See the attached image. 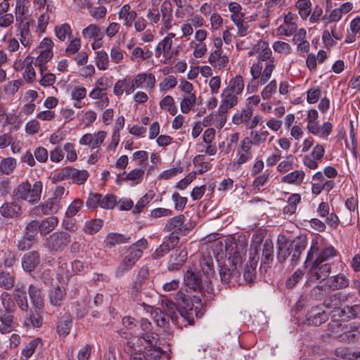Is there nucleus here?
Listing matches in <instances>:
<instances>
[{
    "label": "nucleus",
    "mask_w": 360,
    "mask_h": 360,
    "mask_svg": "<svg viewBox=\"0 0 360 360\" xmlns=\"http://www.w3.org/2000/svg\"><path fill=\"white\" fill-rule=\"evenodd\" d=\"M146 18L152 26H159L158 34L166 36L157 44L155 51L156 57L161 55L166 57L169 54L176 34L168 32L175 25L173 16V6L169 0H165L160 9L149 8L146 12Z\"/></svg>",
    "instance_id": "1"
},
{
    "label": "nucleus",
    "mask_w": 360,
    "mask_h": 360,
    "mask_svg": "<svg viewBox=\"0 0 360 360\" xmlns=\"http://www.w3.org/2000/svg\"><path fill=\"white\" fill-rule=\"evenodd\" d=\"M140 326L143 331L142 337L133 338L127 342L132 350L130 360H159L162 351L156 346L158 335L150 332L151 323L147 319H142Z\"/></svg>",
    "instance_id": "2"
},
{
    "label": "nucleus",
    "mask_w": 360,
    "mask_h": 360,
    "mask_svg": "<svg viewBox=\"0 0 360 360\" xmlns=\"http://www.w3.org/2000/svg\"><path fill=\"white\" fill-rule=\"evenodd\" d=\"M213 259L210 255H202L197 262L187 270L184 275V283L186 286L194 290H201L204 282L207 287L214 278Z\"/></svg>",
    "instance_id": "3"
},
{
    "label": "nucleus",
    "mask_w": 360,
    "mask_h": 360,
    "mask_svg": "<svg viewBox=\"0 0 360 360\" xmlns=\"http://www.w3.org/2000/svg\"><path fill=\"white\" fill-rule=\"evenodd\" d=\"M176 304L167 300L165 307L167 316L171 317L174 324L179 323V319L186 321L188 325L194 322L193 304L189 297L182 292H178L176 295Z\"/></svg>",
    "instance_id": "4"
},
{
    "label": "nucleus",
    "mask_w": 360,
    "mask_h": 360,
    "mask_svg": "<svg viewBox=\"0 0 360 360\" xmlns=\"http://www.w3.org/2000/svg\"><path fill=\"white\" fill-rule=\"evenodd\" d=\"M242 260L241 254L236 251L233 252V256H229L228 263L221 266L219 269V276L223 283L234 285L240 283Z\"/></svg>",
    "instance_id": "5"
},
{
    "label": "nucleus",
    "mask_w": 360,
    "mask_h": 360,
    "mask_svg": "<svg viewBox=\"0 0 360 360\" xmlns=\"http://www.w3.org/2000/svg\"><path fill=\"white\" fill-rule=\"evenodd\" d=\"M323 240L316 238L311 242V248L307 253L306 262L311 261L314 256L316 257L314 262V267L320 266L321 264L336 255V250L332 245L323 247Z\"/></svg>",
    "instance_id": "6"
},
{
    "label": "nucleus",
    "mask_w": 360,
    "mask_h": 360,
    "mask_svg": "<svg viewBox=\"0 0 360 360\" xmlns=\"http://www.w3.org/2000/svg\"><path fill=\"white\" fill-rule=\"evenodd\" d=\"M275 67L274 61L255 62L250 70L252 82L257 80L258 84H265L270 79Z\"/></svg>",
    "instance_id": "7"
},
{
    "label": "nucleus",
    "mask_w": 360,
    "mask_h": 360,
    "mask_svg": "<svg viewBox=\"0 0 360 360\" xmlns=\"http://www.w3.org/2000/svg\"><path fill=\"white\" fill-rule=\"evenodd\" d=\"M41 190V181H36L32 186L27 182H22L14 190V194L18 199L34 203L39 200Z\"/></svg>",
    "instance_id": "8"
},
{
    "label": "nucleus",
    "mask_w": 360,
    "mask_h": 360,
    "mask_svg": "<svg viewBox=\"0 0 360 360\" xmlns=\"http://www.w3.org/2000/svg\"><path fill=\"white\" fill-rule=\"evenodd\" d=\"M34 58L27 55L24 58H17L13 63V69L22 72V77L27 83H32L36 79V72L34 68Z\"/></svg>",
    "instance_id": "9"
},
{
    "label": "nucleus",
    "mask_w": 360,
    "mask_h": 360,
    "mask_svg": "<svg viewBox=\"0 0 360 360\" xmlns=\"http://www.w3.org/2000/svg\"><path fill=\"white\" fill-rule=\"evenodd\" d=\"M206 242L209 243V248L212 250L213 254L219 262L224 257H226L227 253L230 256L232 250L229 252V249L226 245V240L224 237H220L218 233L210 235L205 238Z\"/></svg>",
    "instance_id": "10"
},
{
    "label": "nucleus",
    "mask_w": 360,
    "mask_h": 360,
    "mask_svg": "<svg viewBox=\"0 0 360 360\" xmlns=\"http://www.w3.org/2000/svg\"><path fill=\"white\" fill-rule=\"evenodd\" d=\"M30 22H15L16 36L22 47L30 49L34 42V35L30 29Z\"/></svg>",
    "instance_id": "11"
},
{
    "label": "nucleus",
    "mask_w": 360,
    "mask_h": 360,
    "mask_svg": "<svg viewBox=\"0 0 360 360\" xmlns=\"http://www.w3.org/2000/svg\"><path fill=\"white\" fill-rule=\"evenodd\" d=\"M14 314L15 309H0V333L1 334L12 332L17 326Z\"/></svg>",
    "instance_id": "12"
},
{
    "label": "nucleus",
    "mask_w": 360,
    "mask_h": 360,
    "mask_svg": "<svg viewBox=\"0 0 360 360\" xmlns=\"http://www.w3.org/2000/svg\"><path fill=\"white\" fill-rule=\"evenodd\" d=\"M107 133L105 131H99L98 132L84 134L79 141L82 146H89L91 149L98 148L103 143L106 138Z\"/></svg>",
    "instance_id": "13"
},
{
    "label": "nucleus",
    "mask_w": 360,
    "mask_h": 360,
    "mask_svg": "<svg viewBox=\"0 0 360 360\" xmlns=\"http://www.w3.org/2000/svg\"><path fill=\"white\" fill-rule=\"evenodd\" d=\"M221 101L218 108L219 115H225L229 110L236 106L238 103V96L224 89L220 95Z\"/></svg>",
    "instance_id": "14"
},
{
    "label": "nucleus",
    "mask_w": 360,
    "mask_h": 360,
    "mask_svg": "<svg viewBox=\"0 0 360 360\" xmlns=\"http://www.w3.org/2000/svg\"><path fill=\"white\" fill-rule=\"evenodd\" d=\"M134 89H144L150 91L155 84V77L152 73L141 72L131 79Z\"/></svg>",
    "instance_id": "15"
},
{
    "label": "nucleus",
    "mask_w": 360,
    "mask_h": 360,
    "mask_svg": "<svg viewBox=\"0 0 360 360\" xmlns=\"http://www.w3.org/2000/svg\"><path fill=\"white\" fill-rule=\"evenodd\" d=\"M27 290L31 303L34 309L37 311L42 310L44 305V295L40 286L35 283L30 284Z\"/></svg>",
    "instance_id": "16"
},
{
    "label": "nucleus",
    "mask_w": 360,
    "mask_h": 360,
    "mask_svg": "<svg viewBox=\"0 0 360 360\" xmlns=\"http://www.w3.org/2000/svg\"><path fill=\"white\" fill-rule=\"evenodd\" d=\"M297 15L289 12L285 15L283 23L277 28V34L287 37L292 35L297 30Z\"/></svg>",
    "instance_id": "17"
},
{
    "label": "nucleus",
    "mask_w": 360,
    "mask_h": 360,
    "mask_svg": "<svg viewBox=\"0 0 360 360\" xmlns=\"http://www.w3.org/2000/svg\"><path fill=\"white\" fill-rule=\"evenodd\" d=\"M71 241V236L66 232H56L52 234L49 238V246L56 250H63L68 246Z\"/></svg>",
    "instance_id": "18"
},
{
    "label": "nucleus",
    "mask_w": 360,
    "mask_h": 360,
    "mask_svg": "<svg viewBox=\"0 0 360 360\" xmlns=\"http://www.w3.org/2000/svg\"><path fill=\"white\" fill-rule=\"evenodd\" d=\"M207 61L214 68L221 70L229 63V58L221 49H216L210 53Z\"/></svg>",
    "instance_id": "19"
},
{
    "label": "nucleus",
    "mask_w": 360,
    "mask_h": 360,
    "mask_svg": "<svg viewBox=\"0 0 360 360\" xmlns=\"http://www.w3.org/2000/svg\"><path fill=\"white\" fill-rule=\"evenodd\" d=\"M253 51H256L257 61H274L271 58L272 51L269 44L262 39L259 40L254 44Z\"/></svg>",
    "instance_id": "20"
},
{
    "label": "nucleus",
    "mask_w": 360,
    "mask_h": 360,
    "mask_svg": "<svg viewBox=\"0 0 360 360\" xmlns=\"http://www.w3.org/2000/svg\"><path fill=\"white\" fill-rule=\"evenodd\" d=\"M328 320V313L318 307H313L305 319L307 325L319 326Z\"/></svg>",
    "instance_id": "21"
},
{
    "label": "nucleus",
    "mask_w": 360,
    "mask_h": 360,
    "mask_svg": "<svg viewBox=\"0 0 360 360\" xmlns=\"http://www.w3.org/2000/svg\"><path fill=\"white\" fill-rule=\"evenodd\" d=\"M308 130L313 135L328 140L332 133L333 124L330 122H325L321 125H319V123L315 125L311 124L308 127Z\"/></svg>",
    "instance_id": "22"
},
{
    "label": "nucleus",
    "mask_w": 360,
    "mask_h": 360,
    "mask_svg": "<svg viewBox=\"0 0 360 360\" xmlns=\"http://www.w3.org/2000/svg\"><path fill=\"white\" fill-rule=\"evenodd\" d=\"M136 17V12L131 9L128 4L123 5L118 12L119 19L122 20L123 25L127 27H131L132 26Z\"/></svg>",
    "instance_id": "23"
},
{
    "label": "nucleus",
    "mask_w": 360,
    "mask_h": 360,
    "mask_svg": "<svg viewBox=\"0 0 360 360\" xmlns=\"http://www.w3.org/2000/svg\"><path fill=\"white\" fill-rule=\"evenodd\" d=\"M39 255L36 251L26 253L21 259V264L23 270L26 272L32 271L39 264Z\"/></svg>",
    "instance_id": "24"
},
{
    "label": "nucleus",
    "mask_w": 360,
    "mask_h": 360,
    "mask_svg": "<svg viewBox=\"0 0 360 360\" xmlns=\"http://www.w3.org/2000/svg\"><path fill=\"white\" fill-rule=\"evenodd\" d=\"M305 176L306 174L304 170L297 169L283 176L281 181L287 184L300 186L304 182Z\"/></svg>",
    "instance_id": "25"
},
{
    "label": "nucleus",
    "mask_w": 360,
    "mask_h": 360,
    "mask_svg": "<svg viewBox=\"0 0 360 360\" xmlns=\"http://www.w3.org/2000/svg\"><path fill=\"white\" fill-rule=\"evenodd\" d=\"M187 259V251L185 249L176 250L171 255L168 262V269L174 271L178 269Z\"/></svg>",
    "instance_id": "26"
},
{
    "label": "nucleus",
    "mask_w": 360,
    "mask_h": 360,
    "mask_svg": "<svg viewBox=\"0 0 360 360\" xmlns=\"http://www.w3.org/2000/svg\"><path fill=\"white\" fill-rule=\"evenodd\" d=\"M348 280L343 275H338L327 279L326 285L320 286L321 289L335 290L343 288L348 285Z\"/></svg>",
    "instance_id": "27"
},
{
    "label": "nucleus",
    "mask_w": 360,
    "mask_h": 360,
    "mask_svg": "<svg viewBox=\"0 0 360 360\" xmlns=\"http://www.w3.org/2000/svg\"><path fill=\"white\" fill-rule=\"evenodd\" d=\"M147 247V240L144 238L140 239L130 248L127 257L136 263L142 257L143 250H146Z\"/></svg>",
    "instance_id": "28"
},
{
    "label": "nucleus",
    "mask_w": 360,
    "mask_h": 360,
    "mask_svg": "<svg viewBox=\"0 0 360 360\" xmlns=\"http://www.w3.org/2000/svg\"><path fill=\"white\" fill-rule=\"evenodd\" d=\"M42 346V340L40 338H35L25 344L21 349V355L23 359L27 360L35 352L38 347Z\"/></svg>",
    "instance_id": "29"
},
{
    "label": "nucleus",
    "mask_w": 360,
    "mask_h": 360,
    "mask_svg": "<svg viewBox=\"0 0 360 360\" xmlns=\"http://www.w3.org/2000/svg\"><path fill=\"white\" fill-rule=\"evenodd\" d=\"M244 87L243 77L240 75H237L229 79L228 86L224 89L238 96L242 94Z\"/></svg>",
    "instance_id": "30"
},
{
    "label": "nucleus",
    "mask_w": 360,
    "mask_h": 360,
    "mask_svg": "<svg viewBox=\"0 0 360 360\" xmlns=\"http://www.w3.org/2000/svg\"><path fill=\"white\" fill-rule=\"evenodd\" d=\"M20 210V206L15 202H5L0 207V214L5 218L16 217Z\"/></svg>",
    "instance_id": "31"
},
{
    "label": "nucleus",
    "mask_w": 360,
    "mask_h": 360,
    "mask_svg": "<svg viewBox=\"0 0 360 360\" xmlns=\"http://www.w3.org/2000/svg\"><path fill=\"white\" fill-rule=\"evenodd\" d=\"M58 219L56 217H49L39 222V232L46 236L51 232L57 226Z\"/></svg>",
    "instance_id": "32"
},
{
    "label": "nucleus",
    "mask_w": 360,
    "mask_h": 360,
    "mask_svg": "<svg viewBox=\"0 0 360 360\" xmlns=\"http://www.w3.org/2000/svg\"><path fill=\"white\" fill-rule=\"evenodd\" d=\"M176 237H170L169 239L160 245L154 252V258L159 259L167 254L171 249L174 248L175 243H177Z\"/></svg>",
    "instance_id": "33"
},
{
    "label": "nucleus",
    "mask_w": 360,
    "mask_h": 360,
    "mask_svg": "<svg viewBox=\"0 0 360 360\" xmlns=\"http://www.w3.org/2000/svg\"><path fill=\"white\" fill-rule=\"evenodd\" d=\"M196 95L195 94H184L180 102V109L182 113L187 114L193 109L196 105Z\"/></svg>",
    "instance_id": "34"
},
{
    "label": "nucleus",
    "mask_w": 360,
    "mask_h": 360,
    "mask_svg": "<svg viewBox=\"0 0 360 360\" xmlns=\"http://www.w3.org/2000/svg\"><path fill=\"white\" fill-rule=\"evenodd\" d=\"M13 296L18 307L22 311L27 312L29 309V304L25 291L17 286L14 290Z\"/></svg>",
    "instance_id": "35"
},
{
    "label": "nucleus",
    "mask_w": 360,
    "mask_h": 360,
    "mask_svg": "<svg viewBox=\"0 0 360 360\" xmlns=\"http://www.w3.org/2000/svg\"><path fill=\"white\" fill-rule=\"evenodd\" d=\"M41 311H30L28 318L25 321L24 324L27 327H32L34 328H41L44 323L43 317L41 315Z\"/></svg>",
    "instance_id": "36"
},
{
    "label": "nucleus",
    "mask_w": 360,
    "mask_h": 360,
    "mask_svg": "<svg viewBox=\"0 0 360 360\" xmlns=\"http://www.w3.org/2000/svg\"><path fill=\"white\" fill-rule=\"evenodd\" d=\"M301 202V195L299 193L291 194L287 200V205L283 208L284 214L292 215L293 214L297 208L298 204Z\"/></svg>",
    "instance_id": "37"
},
{
    "label": "nucleus",
    "mask_w": 360,
    "mask_h": 360,
    "mask_svg": "<svg viewBox=\"0 0 360 360\" xmlns=\"http://www.w3.org/2000/svg\"><path fill=\"white\" fill-rule=\"evenodd\" d=\"M330 272V266L329 264H323L317 266L316 268L312 266L311 274L312 276L315 277L316 281H325Z\"/></svg>",
    "instance_id": "38"
},
{
    "label": "nucleus",
    "mask_w": 360,
    "mask_h": 360,
    "mask_svg": "<svg viewBox=\"0 0 360 360\" xmlns=\"http://www.w3.org/2000/svg\"><path fill=\"white\" fill-rule=\"evenodd\" d=\"M82 36L85 39H94V40H101L103 33L98 26L95 24H91L83 29Z\"/></svg>",
    "instance_id": "39"
},
{
    "label": "nucleus",
    "mask_w": 360,
    "mask_h": 360,
    "mask_svg": "<svg viewBox=\"0 0 360 360\" xmlns=\"http://www.w3.org/2000/svg\"><path fill=\"white\" fill-rule=\"evenodd\" d=\"M269 136V132L263 126L259 130H253L250 132V139L254 146H259L264 143Z\"/></svg>",
    "instance_id": "40"
},
{
    "label": "nucleus",
    "mask_w": 360,
    "mask_h": 360,
    "mask_svg": "<svg viewBox=\"0 0 360 360\" xmlns=\"http://www.w3.org/2000/svg\"><path fill=\"white\" fill-rule=\"evenodd\" d=\"M71 273L68 269V264L63 259H59L58 261V279L62 285L68 283V281L71 276Z\"/></svg>",
    "instance_id": "41"
},
{
    "label": "nucleus",
    "mask_w": 360,
    "mask_h": 360,
    "mask_svg": "<svg viewBox=\"0 0 360 360\" xmlns=\"http://www.w3.org/2000/svg\"><path fill=\"white\" fill-rule=\"evenodd\" d=\"M66 295L64 287L58 286L49 293L50 302L53 306H60Z\"/></svg>",
    "instance_id": "42"
},
{
    "label": "nucleus",
    "mask_w": 360,
    "mask_h": 360,
    "mask_svg": "<svg viewBox=\"0 0 360 360\" xmlns=\"http://www.w3.org/2000/svg\"><path fill=\"white\" fill-rule=\"evenodd\" d=\"M128 242V238L117 233H110L105 240L106 247L112 248L117 245Z\"/></svg>",
    "instance_id": "43"
},
{
    "label": "nucleus",
    "mask_w": 360,
    "mask_h": 360,
    "mask_svg": "<svg viewBox=\"0 0 360 360\" xmlns=\"http://www.w3.org/2000/svg\"><path fill=\"white\" fill-rule=\"evenodd\" d=\"M103 221L100 219H94L84 223L83 231L85 233L93 235L97 233L103 226Z\"/></svg>",
    "instance_id": "44"
},
{
    "label": "nucleus",
    "mask_w": 360,
    "mask_h": 360,
    "mask_svg": "<svg viewBox=\"0 0 360 360\" xmlns=\"http://www.w3.org/2000/svg\"><path fill=\"white\" fill-rule=\"evenodd\" d=\"M72 328V320L69 316H63L57 326V332L60 336H67Z\"/></svg>",
    "instance_id": "45"
},
{
    "label": "nucleus",
    "mask_w": 360,
    "mask_h": 360,
    "mask_svg": "<svg viewBox=\"0 0 360 360\" xmlns=\"http://www.w3.org/2000/svg\"><path fill=\"white\" fill-rule=\"evenodd\" d=\"M95 62L96 67L100 70H105L109 68L108 55L104 50H100L96 52Z\"/></svg>",
    "instance_id": "46"
},
{
    "label": "nucleus",
    "mask_w": 360,
    "mask_h": 360,
    "mask_svg": "<svg viewBox=\"0 0 360 360\" xmlns=\"http://www.w3.org/2000/svg\"><path fill=\"white\" fill-rule=\"evenodd\" d=\"M257 266V261L254 259H250L243 271V278L245 281L247 283L253 281L255 277Z\"/></svg>",
    "instance_id": "47"
},
{
    "label": "nucleus",
    "mask_w": 360,
    "mask_h": 360,
    "mask_svg": "<svg viewBox=\"0 0 360 360\" xmlns=\"http://www.w3.org/2000/svg\"><path fill=\"white\" fill-rule=\"evenodd\" d=\"M88 177L89 173L86 170H79L71 167L70 179H71L74 184H83L86 181Z\"/></svg>",
    "instance_id": "48"
},
{
    "label": "nucleus",
    "mask_w": 360,
    "mask_h": 360,
    "mask_svg": "<svg viewBox=\"0 0 360 360\" xmlns=\"http://www.w3.org/2000/svg\"><path fill=\"white\" fill-rule=\"evenodd\" d=\"M189 47L193 49V56L196 58H203L207 52L205 43L195 42L192 40L189 42Z\"/></svg>",
    "instance_id": "49"
},
{
    "label": "nucleus",
    "mask_w": 360,
    "mask_h": 360,
    "mask_svg": "<svg viewBox=\"0 0 360 360\" xmlns=\"http://www.w3.org/2000/svg\"><path fill=\"white\" fill-rule=\"evenodd\" d=\"M228 9L231 13L230 19L232 22L245 17L241 5L237 2L233 1L229 3Z\"/></svg>",
    "instance_id": "50"
},
{
    "label": "nucleus",
    "mask_w": 360,
    "mask_h": 360,
    "mask_svg": "<svg viewBox=\"0 0 360 360\" xmlns=\"http://www.w3.org/2000/svg\"><path fill=\"white\" fill-rule=\"evenodd\" d=\"M160 106L162 109L167 110L172 115H175L177 112V108L175 105L174 99L171 96H166L162 98L160 102Z\"/></svg>",
    "instance_id": "51"
},
{
    "label": "nucleus",
    "mask_w": 360,
    "mask_h": 360,
    "mask_svg": "<svg viewBox=\"0 0 360 360\" xmlns=\"http://www.w3.org/2000/svg\"><path fill=\"white\" fill-rule=\"evenodd\" d=\"M153 56V52L147 48L135 47L130 56L131 60H146Z\"/></svg>",
    "instance_id": "52"
},
{
    "label": "nucleus",
    "mask_w": 360,
    "mask_h": 360,
    "mask_svg": "<svg viewBox=\"0 0 360 360\" xmlns=\"http://www.w3.org/2000/svg\"><path fill=\"white\" fill-rule=\"evenodd\" d=\"M60 207V202L51 198L42 205L41 210L44 214H52L57 212Z\"/></svg>",
    "instance_id": "53"
},
{
    "label": "nucleus",
    "mask_w": 360,
    "mask_h": 360,
    "mask_svg": "<svg viewBox=\"0 0 360 360\" xmlns=\"http://www.w3.org/2000/svg\"><path fill=\"white\" fill-rule=\"evenodd\" d=\"M54 32L56 37L62 41H64L72 34L71 27L68 23H63L56 26Z\"/></svg>",
    "instance_id": "54"
},
{
    "label": "nucleus",
    "mask_w": 360,
    "mask_h": 360,
    "mask_svg": "<svg viewBox=\"0 0 360 360\" xmlns=\"http://www.w3.org/2000/svg\"><path fill=\"white\" fill-rule=\"evenodd\" d=\"M15 285V275L9 272L0 273V288L10 290Z\"/></svg>",
    "instance_id": "55"
},
{
    "label": "nucleus",
    "mask_w": 360,
    "mask_h": 360,
    "mask_svg": "<svg viewBox=\"0 0 360 360\" xmlns=\"http://www.w3.org/2000/svg\"><path fill=\"white\" fill-rule=\"evenodd\" d=\"M144 170L141 168H135L129 172L124 179L130 181L132 186L140 184L143 178Z\"/></svg>",
    "instance_id": "56"
},
{
    "label": "nucleus",
    "mask_w": 360,
    "mask_h": 360,
    "mask_svg": "<svg viewBox=\"0 0 360 360\" xmlns=\"http://www.w3.org/2000/svg\"><path fill=\"white\" fill-rule=\"evenodd\" d=\"M53 56V53L39 52V56L35 59V65L39 67L41 75L46 69V63L52 59Z\"/></svg>",
    "instance_id": "57"
},
{
    "label": "nucleus",
    "mask_w": 360,
    "mask_h": 360,
    "mask_svg": "<svg viewBox=\"0 0 360 360\" xmlns=\"http://www.w3.org/2000/svg\"><path fill=\"white\" fill-rule=\"evenodd\" d=\"M22 124V122L18 115L8 112L5 117L4 125H11V130L17 131L20 128Z\"/></svg>",
    "instance_id": "58"
},
{
    "label": "nucleus",
    "mask_w": 360,
    "mask_h": 360,
    "mask_svg": "<svg viewBox=\"0 0 360 360\" xmlns=\"http://www.w3.org/2000/svg\"><path fill=\"white\" fill-rule=\"evenodd\" d=\"M150 311V314L152 318L154 321L157 323L158 326L162 327L167 323V314H165L161 309H153V307H149Z\"/></svg>",
    "instance_id": "59"
},
{
    "label": "nucleus",
    "mask_w": 360,
    "mask_h": 360,
    "mask_svg": "<svg viewBox=\"0 0 360 360\" xmlns=\"http://www.w3.org/2000/svg\"><path fill=\"white\" fill-rule=\"evenodd\" d=\"M237 28V34L240 37H245L248 34L250 25L248 18H242L239 20L232 22Z\"/></svg>",
    "instance_id": "60"
},
{
    "label": "nucleus",
    "mask_w": 360,
    "mask_h": 360,
    "mask_svg": "<svg viewBox=\"0 0 360 360\" xmlns=\"http://www.w3.org/2000/svg\"><path fill=\"white\" fill-rule=\"evenodd\" d=\"M311 3L310 0H298L296 3V7L302 19H306L311 11Z\"/></svg>",
    "instance_id": "61"
},
{
    "label": "nucleus",
    "mask_w": 360,
    "mask_h": 360,
    "mask_svg": "<svg viewBox=\"0 0 360 360\" xmlns=\"http://www.w3.org/2000/svg\"><path fill=\"white\" fill-rule=\"evenodd\" d=\"M16 160L13 158H6L0 162V171L5 174H9L15 167Z\"/></svg>",
    "instance_id": "62"
},
{
    "label": "nucleus",
    "mask_w": 360,
    "mask_h": 360,
    "mask_svg": "<svg viewBox=\"0 0 360 360\" xmlns=\"http://www.w3.org/2000/svg\"><path fill=\"white\" fill-rule=\"evenodd\" d=\"M25 0H17L15 6V21L16 22H26L27 20H25L23 17L26 12L25 6L24 1Z\"/></svg>",
    "instance_id": "63"
},
{
    "label": "nucleus",
    "mask_w": 360,
    "mask_h": 360,
    "mask_svg": "<svg viewBox=\"0 0 360 360\" xmlns=\"http://www.w3.org/2000/svg\"><path fill=\"white\" fill-rule=\"evenodd\" d=\"M83 201L79 198L74 200L68 206L65 212V217L72 218L74 217L83 207Z\"/></svg>",
    "instance_id": "64"
}]
</instances>
